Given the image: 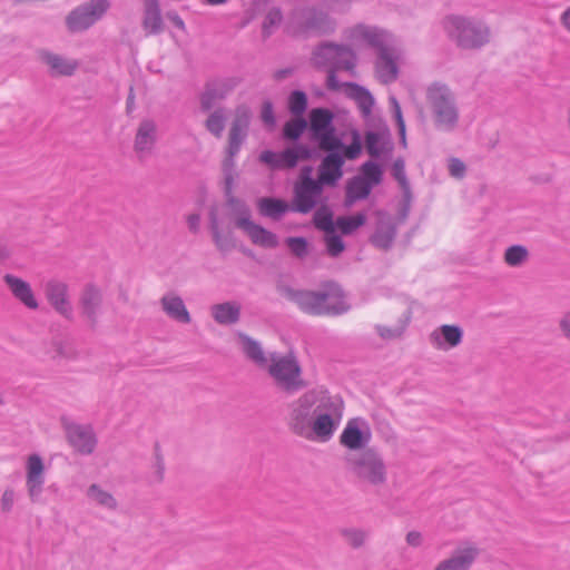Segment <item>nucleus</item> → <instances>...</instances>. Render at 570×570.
Wrapping results in <instances>:
<instances>
[{
  "label": "nucleus",
  "instance_id": "1",
  "mask_svg": "<svg viewBox=\"0 0 570 570\" xmlns=\"http://www.w3.org/2000/svg\"><path fill=\"white\" fill-rule=\"evenodd\" d=\"M344 402L323 389H312L286 405L289 431L305 440L327 442L340 426Z\"/></svg>",
  "mask_w": 570,
  "mask_h": 570
},
{
  "label": "nucleus",
  "instance_id": "2",
  "mask_svg": "<svg viewBox=\"0 0 570 570\" xmlns=\"http://www.w3.org/2000/svg\"><path fill=\"white\" fill-rule=\"evenodd\" d=\"M425 99L433 128L444 134L455 131L460 124L455 94L446 85L433 82L426 88Z\"/></svg>",
  "mask_w": 570,
  "mask_h": 570
},
{
  "label": "nucleus",
  "instance_id": "3",
  "mask_svg": "<svg viewBox=\"0 0 570 570\" xmlns=\"http://www.w3.org/2000/svg\"><path fill=\"white\" fill-rule=\"evenodd\" d=\"M443 24L449 38L463 50H479L492 38L489 24L478 17L452 14L444 19Z\"/></svg>",
  "mask_w": 570,
  "mask_h": 570
},
{
  "label": "nucleus",
  "instance_id": "4",
  "mask_svg": "<svg viewBox=\"0 0 570 570\" xmlns=\"http://www.w3.org/2000/svg\"><path fill=\"white\" fill-rule=\"evenodd\" d=\"M353 474L363 483L381 487L387 480V468L382 455L373 449L347 459Z\"/></svg>",
  "mask_w": 570,
  "mask_h": 570
},
{
  "label": "nucleus",
  "instance_id": "5",
  "mask_svg": "<svg viewBox=\"0 0 570 570\" xmlns=\"http://www.w3.org/2000/svg\"><path fill=\"white\" fill-rule=\"evenodd\" d=\"M265 367L276 385L285 392H296L305 386L301 366L291 354L272 353Z\"/></svg>",
  "mask_w": 570,
  "mask_h": 570
},
{
  "label": "nucleus",
  "instance_id": "6",
  "mask_svg": "<svg viewBox=\"0 0 570 570\" xmlns=\"http://www.w3.org/2000/svg\"><path fill=\"white\" fill-rule=\"evenodd\" d=\"M356 55L351 47L335 42H322L315 47L312 53L313 65L327 70L352 72L356 66Z\"/></svg>",
  "mask_w": 570,
  "mask_h": 570
},
{
  "label": "nucleus",
  "instance_id": "7",
  "mask_svg": "<svg viewBox=\"0 0 570 570\" xmlns=\"http://www.w3.org/2000/svg\"><path fill=\"white\" fill-rule=\"evenodd\" d=\"M234 213V222L250 242L263 248H275L278 246V237L273 232L264 228L259 224L252 220L249 207L240 200H230Z\"/></svg>",
  "mask_w": 570,
  "mask_h": 570
},
{
  "label": "nucleus",
  "instance_id": "8",
  "mask_svg": "<svg viewBox=\"0 0 570 570\" xmlns=\"http://www.w3.org/2000/svg\"><path fill=\"white\" fill-rule=\"evenodd\" d=\"M111 8L110 0H88L71 10L66 17L70 32H82L100 21Z\"/></svg>",
  "mask_w": 570,
  "mask_h": 570
},
{
  "label": "nucleus",
  "instance_id": "9",
  "mask_svg": "<svg viewBox=\"0 0 570 570\" xmlns=\"http://www.w3.org/2000/svg\"><path fill=\"white\" fill-rule=\"evenodd\" d=\"M313 168L305 166L299 173V179L294 187V206L293 210L307 214L318 203L323 187L322 183L312 178Z\"/></svg>",
  "mask_w": 570,
  "mask_h": 570
},
{
  "label": "nucleus",
  "instance_id": "10",
  "mask_svg": "<svg viewBox=\"0 0 570 570\" xmlns=\"http://www.w3.org/2000/svg\"><path fill=\"white\" fill-rule=\"evenodd\" d=\"M406 61L405 50L395 41L376 52L375 75L380 82L389 85L399 77L400 67Z\"/></svg>",
  "mask_w": 570,
  "mask_h": 570
},
{
  "label": "nucleus",
  "instance_id": "11",
  "mask_svg": "<svg viewBox=\"0 0 570 570\" xmlns=\"http://www.w3.org/2000/svg\"><path fill=\"white\" fill-rule=\"evenodd\" d=\"M334 115L326 108H314L309 112V128L313 137L318 140L322 149L332 151L342 146L341 140L335 136L333 126Z\"/></svg>",
  "mask_w": 570,
  "mask_h": 570
},
{
  "label": "nucleus",
  "instance_id": "12",
  "mask_svg": "<svg viewBox=\"0 0 570 570\" xmlns=\"http://www.w3.org/2000/svg\"><path fill=\"white\" fill-rule=\"evenodd\" d=\"M365 148L373 158H379L392 150L391 132L386 122L376 117L366 122Z\"/></svg>",
  "mask_w": 570,
  "mask_h": 570
},
{
  "label": "nucleus",
  "instance_id": "13",
  "mask_svg": "<svg viewBox=\"0 0 570 570\" xmlns=\"http://www.w3.org/2000/svg\"><path fill=\"white\" fill-rule=\"evenodd\" d=\"M312 155L313 150L307 145L297 144L281 153L264 150L259 155V160L272 168L285 169L294 168L299 161L309 159Z\"/></svg>",
  "mask_w": 570,
  "mask_h": 570
},
{
  "label": "nucleus",
  "instance_id": "14",
  "mask_svg": "<svg viewBox=\"0 0 570 570\" xmlns=\"http://www.w3.org/2000/svg\"><path fill=\"white\" fill-rule=\"evenodd\" d=\"M371 440V426L365 419L360 416L350 419L340 435L341 444L352 451L366 448Z\"/></svg>",
  "mask_w": 570,
  "mask_h": 570
},
{
  "label": "nucleus",
  "instance_id": "15",
  "mask_svg": "<svg viewBox=\"0 0 570 570\" xmlns=\"http://www.w3.org/2000/svg\"><path fill=\"white\" fill-rule=\"evenodd\" d=\"M46 468L39 454H30L26 461V488L30 501L37 503L43 491Z\"/></svg>",
  "mask_w": 570,
  "mask_h": 570
},
{
  "label": "nucleus",
  "instance_id": "16",
  "mask_svg": "<svg viewBox=\"0 0 570 570\" xmlns=\"http://www.w3.org/2000/svg\"><path fill=\"white\" fill-rule=\"evenodd\" d=\"M248 124L249 117L247 111L238 110L229 130L227 157L224 160L225 170H229L234 166L233 159L239 153L246 139Z\"/></svg>",
  "mask_w": 570,
  "mask_h": 570
},
{
  "label": "nucleus",
  "instance_id": "17",
  "mask_svg": "<svg viewBox=\"0 0 570 570\" xmlns=\"http://www.w3.org/2000/svg\"><path fill=\"white\" fill-rule=\"evenodd\" d=\"M346 39L351 40L355 45L363 42L367 43L375 48L376 52L380 51L382 47H386L394 41L384 30L366 24H357L351 28L346 32Z\"/></svg>",
  "mask_w": 570,
  "mask_h": 570
},
{
  "label": "nucleus",
  "instance_id": "18",
  "mask_svg": "<svg viewBox=\"0 0 570 570\" xmlns=\"http://www.w3.org/2000/svg\"><path fill=\"white\" fill-rule=\"evenodd\" d=\"M285 297L304 313L324 315V292L287 288Z\"/></svg>",
  "mask_w": 570,
  "mask_h": 570
},
{
  "label": "nucleus",
  "instance_id": "19",
  "mask_svg": "<svg viewBox=\"0 0 570 570\" xmlns=\"http://www.w3.org/2000/svg\"><path fill=\"white\" fill-rule=\"evenodd\" d=\"M479 556V549L473 543L460 544L449 558L440 561L434 570H470Z\"/></svg>",
  "mask_w": 570,
  "mask_h": 570
},
{
  "label": "nucleus",
  "instance_id": "20",
  "mask_svg": "<svg viewBox=\"0 0 570 570\" xmlns=\"http://www.w3.org/2000/svg\"><path fill=\"white\" fill-rule=\"evenodd\" d=\"M45 293L48 302L57 313L66 318L72 315V305L69 298V286L57 279L47 282Z\"/></svg>",
  "mask_w": 570,
  "mask_h": 570
},
{
  "label": "nucleus",
  "instance_id": "21",
  "mask_svg": "<svg viewBox=\"0 0 570 570\" xmlns=\"http://www.w3.org/2000/svg\"><path fill=\"white\" fill-rule=\"evenodd\" d=\"M39 59L48 67V71L52 77L72 76L79 67V62L76 59L66 58L48 50H41Z\"/></svg>",
  "mask_w": 570,
  "mask_h": 570
},
{
  "label": "nucleus",
  "instance_id": "22",
  "mask_svg": "<svg viewBox=\"0 0 570 570\" xmlns=\"http://www.w3.org/2000/svg\"><path fill=\"white\" fill-rule=\"evenodd\" d=\"M67 436L72 448L81 454H91L97 444L95 433L89 425H70Z\"/></svg>",
  "mask_w": 570,
  "mask_h": 570
},
{
  "label": "nucleus",
  "instance_id": "23",
  "mask_svg": "<svg viewBox=\"0 0 570 570\" xmlns=\"http://www.w3.org/2000/svg\"><path fill=\"white\" fill-rule=\"evenodd\" d=\"M79 305L82 314L95 324L101 313V291L94 284H87L80 294Z\"/></svg>",
  "mask_w": 570,
  "mask_h": 570
},
{
  "label": "nucleus",
  "instance_id": "24",
  "mask_svg": "<svg viewBox=\"0 0 570 570\" xmlns=\"http://www.w3.org/2000/svg\"><path fill=\"white\" fill-rule=\"evenodd\" d=\"M344 165L343 156L332 150L324 157L320 165V175L316 181L324 185L334 186L343 176L342 167Z\"/></svg>",
  "mask_w": 570,
  "mask_h": 570
},
{
  "label": "nucleus",
  "instance_id": "25",
  "mask_svg": "<svg viewBox=\"0 0 570 570\" xmlns=\"http://www.w3.org/2000/svg\"><path fill=\"white\" fill-rule=\"evenodd\" d=\"M462 338L463 331L456 325H441L430 334V343L442 351L456 347Z\"/></svg>",
  "mask_w": 570,
  "mask_h": 570
},
{
  "label": "nucleus",
  "instance_id": "26",
  "mask_svg": "<svg viewBox=\"0 0 570 570\" xmlns=\"http://www.w3.org/2000/svg\"><path fill=\"white\" fill-rule=\"evenodd\" d=\"M233 79H220L207 83L200 97L202 109L207 111L216 101L224 99L235 87Z\"/></svg>",
  "mask_w": 570,
  "mask_h": 570
},
{
  "label": "nucleus",
  "instance_id": "27",
  "mask_svg": "<svg viewBox=\"0 0 570 570\" xmlns=\"http://www.w3.org/2000/svg\"><path fill=\"white\" fill-rule=\"evenodd\" d=\"M3 281L9 287L12 295L20 301L26 307L37 309L39 304L30 284L12 274H6Z\"/></svg>",
  "mask_w": 570,
  "mask_h": 570
},
{
  "label": "nucleus",
  "instance_id": "28",
  "mask_svg": "<svg viewBox=\"0 0 570 570\" xmlns=\"http://www.w3.org/2000/svg\"><path fill=\"white\" fill-rule=\"evenodd\" d=\"M160 305L166 315L181 324H189L190 314L180 296L175 293H167L160 299Z\"/></svg>",
  "mask_w": 570,
  "mask_h": 570
},
{
  "label": "nucleus",
  "instance_id": "29",
  "mask_svg": "<svg viewBox=\"0 0 570 570\" xmlns=\"http://www.w3.org/2000/svg\"><path fill=\"white\" fill-rule=\"evenodd\" d=\"M156 132L157 126L154 120L144 119L140 121L135 137V150L140 155L150 154L156 144Z\"/></svg>",
  "mask_w": 570,
  "mask_h": 570
},
{
  "label": "nucleus",
  "instance_id": "30",
  "mask_svg": "<svg viewBox=\"0 0 570 570\" xmlns=\"http://www.w3.org/2000/svg\"><path fill=\"white\" fill-rule=\"evenodd\" d=\"M346 94L350 98H352L356 102V105H357L363 118L366 120V122L371 119H376L375 117H372V108L374 106V98L366 88H364L357 83L346 82Z\"/></svg>",
  "mask_w": 570,
  "mask_h": 570
},
{
  "label": "nucleus",
  "instance_id": "31",
  "mask_svg": "<svg viewBox=\"0 0 570 570\" xmlns=\"http://www.w3.org/2000/svg\"><path fill=\"white\" fill-rule=\"evenodd\" d=\"M324 315H341L350 309V304L337 285H331L324 291Z\"/></svg>",
  "mask_w": 570,
  "mask_h": 570
},
{
  "label": "nucleus",
  "instance_id": "32",
  "mask_svg": "<svg viewBox=\"0 0 570 570\" xmlns=\"http://www.w3.org/2000/svg\"><path fill=\"white\" fill-rule=\"evenodd\" d=\"M142 27L148 35H158L163 31V18L158 0H144Z\"/></svg>",
  "mask_w": 570,
  "mask_h": 570
},
{
  "label": "nucleus",
  "instance_id": "33",
  "mask_svg": "<svg viewBox=\"0 0 570 570\" xmlns=\"http://www.w3.org/2000/svg\"><path fill=\"white\" fill-rule=\"evenodd\" d=\"M256 206L263 217L273 220H279L287 212L293 210L287 202L273 197L258 198Z\"/></svg>",
  "mask_w": 570,
  "mask_h": 570
},
{
  "label": "nucleus",
  "instance_id": "34",
  "mask_svg": "<svg viewBox=\"0 0 570 570\" xmlns=\"http://www.w3.org/2000/svg\"><path fill=\"white\" fill-rule=\"evenodd\" d=\"M237 338L239 347L250 361L261 367H265L267 365L269 356H266L258 341L244 333H238Z\"/></svg>",
  "mask_w": 570,
  "mask_h": 570
},
{
  "label": "nucleus",
  "instance_id": "35",
  "mask_svg": "<svg viewBox=\"0 0 570 570\" xmlns=\"http://www.w3.org/2000/svg\"><path fill=\"white\" fill-rule=\"evenodd\" d=\"M210 314L219 325H232L239 321L240 305L237 302H224L210 307Z\"/></svg>",
  "mask_w": 570,
  "mask_h": 570
},
{
  "label": "nucleus",
  "instance_id": "36",
  "mask_svg": "<svg viewBox=\"0 0 570 570\" xmlns=\"http://www.w3.org/2000/svg\"><path fill=\"white\" fill-rule=\"evenodd\" d=\"M372 188L364 177L354 176L346 185L345 206L351 207L357 200L367 198Z\"/></svg>",
  "mask_w": 570,
  "mask_h": 570
},
{
  "label": "nucleus",
  "instance_id": "37",
  "mask_svg": "<svg viewBox=\"0 0 570 570\" xmlns=\"http://www.w3.org/2000/svg\"><path fill=\"white\" fill-rule=\"evenodd\" d=\"M396 235V228L393 222L387 219H380L376 230L372 237V242L380 248H389Z\"/></svg>",
  "mask_w": 570,
  "mask_h": 570
},
{
  "label": "nucleus",
  "instance_id": "38",
  "mask_svg": "<svg viewBox=\"0 0 570 570\" xmlns=\"http://www.w3.org/2000/svg\"><path fill=\"white\" fill-rule=\"evenodd\" d=\"M306 29L317 33H331L335 30V21L327 13L312 11L306 19Z\"/></svg>",
  "mask_w": 570,
  "mask_h": 570
},
{
  "label": "nucleus",
  "instance_id": "39",
  "mask_svg": "<svg viewBox=\"0 0 570 570\" xmlns=\"http://www.w3.org/2000/svg\"><path fill=\"white\" fill-rule=\"evenodd\" d=\"M86 495L89 501L104 509L116 510L117 508V500L114 498V495L97 483L89 485Z\"/></svg>",
  "mask_w": 570,
  "mask_h": 570
},
{
  "label": "nucleus",
  "instance_id": "40",
  "mask_svg": "<svg viewBox=\"0 0 570 570\" xmlns=\"http://www.w3.org/2000/svg\"><path fill=\"white\" fill-rule=\"evenodd\" d=\"M504 263L510 267H520L529 259V250L523 245L509 246L504 252Z\"/></svg>",
  "mask_w": 570,
  "mask_h": 570
},
{
  "label": "nucleus",
  "instance_id": "41",
  "mask_svg": "<svg viewBox=\"0 0 570 570\" xmlns=\"http://www.w3.org/2000/svg\"><path fill=\"white\" fill-rule=\"evenodd\" d=\"M366 217L358 213L354 216H341L336 219L335 229L338 228L343 234L348 235L365 224Z\"/></svg>",
  "mask_w": 570,
  "mask_h": 570
},
{
  "label": "nucleus",
  "instance_id": "42",
  "mask_svg": "<svg viewBox=\"0 0 570 570\" xmlns=\"http://www.w3.org/2000/svg\"><path fill=\"white\" fill-rule=\"evenodd\" d=\"M341 535L352 548L357 549L366 542L370 532L361 528H343Z\"/></svg>",
  "mask_w": 570,
  "mask_h": 570
},
{
  "label": "nucleus",
  "instance_id": "43",
  "mask_svg": "<svg viewBox=\"0 0 570 570\" xmlns=\"http://www.w3.org/2000/svg\"><path fill=\"white\" fill-rule=\"evenodd\" d=\"M314 224L324 233L335 232L336 222L333 220V214L327 207H321L315 212Z\"/></svg>",
  "mask_w": 570,
  "mask_h": 570
},
{
  "label": "nucleus",
  "instance_id": "44",
  "mask_svg": "<svg viewBox=\"0 0 570 570\" xmlns=\"http://www.w3.org/2000/svg\"><path fill=\"white\" fill-rule=\"evenodd\" d=\"M226 116L223 109H217L213 111L207 120H206V129L213 134L215 137H222V134L225 129Z\"/></svg>",
  "mask_w": 570,
  "mask_h": 570
},
{
  "label": "nucleus",
  "instance_id": "45",
  "mask_svg": "<svg viewBox=\"0 0 570 570\" xmlns=\"http://www.w3.org/2000/svg\"><path fill=\"white\" fill-rule=\"evenodd\" d=\"M306 128L307 121L303 117H295L285 124L283 135L286 139L297 140Z\"/></svg>",
  "mask_w": 570,
  "mask_h": 570
},
{
  "label": "nucleus",
  "instance_id": "46",
  "mask_svg": "<svg viewBox=\"0 0 570 570\" xmlns=\"http://www.w3.org/2000/svg\"><path fill=\"white\" fill-rule=\"evenodd\" d=\"M358 176L364 177L366 183L374 187L382 181L383 171L376 163L368 160L362 165Z\"/></svg>",
  "mask_w": 570,
  "mask_h": 570
},
{
  "label": "nucleus",
  "instance_id": "47",
  "mask_svg": "<svg viewBox=\"0 0 570 570\" xmlns=\"http://www.w3.org/2000/svg\"><path fill=\"white\" fill-rule=\"evenodd\" d=\"M307 107L306 94L301 90H295L289 95L288 108L289 111L296 116L302 117Z\"/></svg>",
  "mask_w": 570,
  "mask_h": 570
},
{
  "label": "nucleus",
  "instance_id": "48",
  "mask_svg": "<svg viewBox=\"0 0 570 570\" xmlns=\"http://www.w3.org/2000/svg\"><path fill=\"white\" fill-rule=\"evenodd\" d=\"M389 102H390L392 115L396 121V127L399 130V135L401 137V142L405 146L406 145L405 121L403 119L401 106L394 96L389 97Z\"/></svg>",
  "mask_w": 570,
  "mask_h": 570
},
{
  "label": "nucleus",
  "instance_id": "49",
  "mask_svg": "<svg viewBox=\"0 0 570 570\" xmlns=\"http://www.w3.org/2000/svg\"><path fill=\"white\" fill-rule=\"evenodd\" d=\"M283 14L278 8L271 9L263 21V36L269 37L281 24Z\"/></svg>",
  "mask_w": 570,
  "mask_h": 570
},
{
  "label": "nucleus",
  "instance_id": "50",
  "mask_svg": "<svg viewBox=\"0 0 570 570\" xmlns=\"http://www.w3.org/2000/svg\"><path fill=\"white\" fill-rule=\"evenodd\" d=\"M351 136H352L351 144L348 146H344L342 144V146L338 147L337 149H343L344 156L347 159H356L361 155V151H362V140H361L360 134L356 130H353Z\"/></svg>",
  "mask_w": 570,
  "mask_h": 570
},
{
  "label": "nucleus",
  "instance_id": "51",
  "mask_svg": "<svg viewBox=\"0 0 570 570\" xmlns=\"http://www.w3.org/2000/svg\"><path fill=\"white\" fill-rule=\"evenodd\" d=\"M324 240L327 253L333 257L338 256L345 248L342 238L336 234V232L325 233Z\"/></svg>",
  "mask_w": 570,
  "mask_h": 570
},
{
  "label": "nucleus",
  "instance_id": "52",
  "mask_svg": "<svg viewBox=\"0 0 570 570\" xmlns=\"http://www.w3.org/2000/svg\"><path fill=\"white\" fill-rule=\"evenodd\" d=\"M165 464L158 445L155 446V463L153 466L151 482L159 483L164 479Z\"/></svg>",
  "mask_w": 570,
  "mask_h": 570
},
{
  "label": "nucleus",
  "instance_id": "53",
  "mask_svg": "<svg viewBox=\"0 0 570 570\" xmlns=\"http://www.w3.org/2000/svg\"><path fill=\"white\" fill-rule=\"evenodd\" d=\"M286 244L291 252L299 258L307 254V242L303 237H288Z\"/></svg>",
  "mask_w": 570,
  "mask_h": 570
},
{
  "label": "nucleus",
  "instance_id": "54",
  "mask_svg": "<svg viewBox=\"0 0 570 570\" xmlns=\"http://www.w3.org/2000/svg\"><path fill=\"white\" fill-rule=\"evenodd\" d=\"M392 175L403 189L409 188V181L405 175V164L403 159L397 158L394 160L392 166Z\"/></svg>",
  "mask_w": 570,
  "mask_h": 570
},
{
  "label": "nucleus",
  "instance_id": "55",
  "mask_svg": "<svg viewBox=\"0 0 570 570\" xmlns=\"http://www.w3.org/2000/svg\"><path fill=\"white\" fill-rule=\"evenodd\" d=\"M16 491L11 488L6 489L0 500L1 510L3 512H10L16 503Z\"/></svg>",
  "mask_w": 570,
  "mask_h": 570
},
{
  "label": "nucleus",
  "instance_id": "56",
  "mask_svg": "<svg viewBox=\"0 0 570 570\" xmlns=\"http://www.w3.org/2000/svg\"><path fill=\"white\" fill-rule=\"evenodd\" d=\"M449 174L454 178H463L466 171V167L459 158H451L448 165Z\"/></svg>",
  "mask_w": 570,
  "mask_h": 570
},
{
  "label": "nucleus",
  "instance_id": "57",
  "mask_svg": "<svg viewBox=\"0 0 570 570\" xmlns=\"http://www.w3.org/2000/svg\"><path fill=\"white\" fill-rule=\"evenodd\" d=\"M213 239L222 252L228 250L232 247L230 239L227 236H223L216 225L213 226Z\"/></svg>",
  "mask_w": 570,
  "mask_h": 570
},
{
  "label": "nucleus",
  "instance_id": "58",
  "mask_svg": "<svg viewBox=\"0 0 570 570\" xmlns=\"http://www.w3.org/2000/svg\"><path fill=\"white\" fill-rule=\"evenodd\" d=\"M262 120L268 125L274 126L275 125V116H274V109L273 104L271 101H265L262 106L261 111Z\"/></svg>",
  "mask_w": 570,
  "mask_h": 570
},
{
  "label": "nucleus",
  "instance_id": "59",
  "mask_svg": "<svg viewBox=\"0 0 570 570\" xmlns=\"http://www.w3.org/2000/svg\"><path fill=\"white\" fill-rule=\"evenodd\" d=\"M376 332L384 340H393V338L401 336L402 328H400V327L390 328V327H385L382 325H377Z\"/></svg>",
  "mask_w": 570,
  "mask_h": 570
},
{
  "label": "nucleus",
  "instance_id": "60",
  "mask_svg": "<svg viewBox=\"0 0 570 570\" xmlns=\"http://www.w3.org/2000/svg\"><path fill=\"white\" fill-rule=\"evenodd\" d=\"M327 71L328 73L326 77V87L333 91L341 90L342 88L346 90V83L340 82L336 77L337 70L328 69Z\"/></svg>",
  "mask_w": 570,
  "mask_h": 570
},
{
  "label": "nucleus",
  "instance_id": "61",
  "mask_svg": "<svg viewBox=\"0 0 570 570\" xmlns=\"http://www.w3.org/2000/svg\"><path fill=\"white\" fill-rule=\"evenodd\" d=\"M406 543L411 547H420L422 544V534L417 531H410L406 534Z\"/></svg>",
  "mask_w": 570,
  "mask_h": 570
},
{
  "label": "nucleus",
  "instance_id": "62",
  "mask_svg": "<svg viewBox=\"0 0 570 570\" xmlns=\"http://www.w3.org/2000/svg\"><path fill=\"white\" fill-rule=\"evenodd\" d=\"M167 18L180 30H185L184 20L175 11L167 12Z\"/></svg>",
  "mask_w": 570,
  "mask_h": 570
},
{
  "label": "nucleus",
  "instance_id": "63",
  "mask_svg": "<svg viewBox=\"0 0 570 570\" xmlns=\"http://www.w3.org/2000/svg\"><path fill=\"white\" fill-rule=\"evenodd\" d=\"M560 327L566 335L570 340V312L567 313L560 321Z\"/></svg>",
  "mask_w": 570,
  "mask_h": 570
},
{
  "label": "nucleus",
  "instance_id": "64",
  "mask_svg": "<svg viewBox=\"0 0 570 570\" xmlns=\"http://www.w3.org/2000/svg\"><path fill=\"white\" fill-rule=\"evenodd\" d=\"M561 26L570 32V6L560 16Z\"/></svg>",
  "mask_w": 570,
  "mask_h": 570
}]
</instances>
